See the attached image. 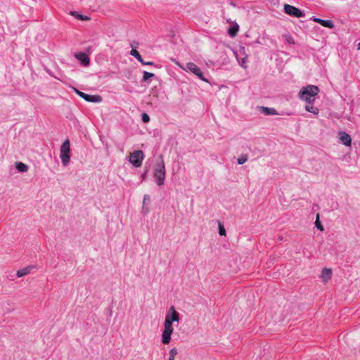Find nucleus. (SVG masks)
<instances>
[{"mask_svg": "<svg viewBox=\"0 0 360 360\" xmlns=\"http://www.w3.org/2000/svg\"><path fill=\"white\" fill-rule=\"evenodd\" d=\"M148 199H149V196L148 195H145L143 197V203L145 202V201L146 200H148Z\"/></svg>", "mask_w": 360, "mask_h": 360, "instance_id": "c756f323", "label": "nucleus"}, {"mask_svg": "<svg viewBox=\"0 0 360 360\" xmlns=\"http://www.w3.org/2000/svg\"><path fill=\"white\" fill-rule=\"evenodd\" d=\"M74 90H75V93H76L78 96H79L81 98H83L84 94V92L79 91L78 89H75V88H74Z\"/></svg>", "mask_w": 360, "mask_h": 360, "instance_id": "c85d7f7f", "label": "nucleus"}, {"mask_svg": "<svg viewBox=\"0 0 360 360\" xmlns=\"http://www.w3.org/2000/svg\"><path fill=\"white\" fill-rule=\"evenodd\" d=\"M306 102L307 103V104L305 106V110L307 112H311L314 115H318L319 112V110L316 107L313 106V105H312L313 100H311L310 101H306Z\"/></svg>", "mask_w": 360, "mask_h": 360, "instance_id": "2eb2a0df", "label": "nucleus"}, {"mask_svg": "<svg viewBox=\"0 0 360 360\" xmlns=\"http://www.w3.org/2000/svg\"><path fill=\"white\" fill-rule=\"evenodd\" d=\"M315 224H316V228L319 230H320L321 231H323L324 229H323V226H322V224H321V222L319 221V214H317V216H316V220L315 221Z\"/></svg>", "mask_w": 360, "mask_h": 360, "instance_id": "4be33fe9", "label": "nucleus"}, {"mask_svg": "<svg viewBox=\"0 0 360 360\" xmlns=\"http://www.w3.org/2000/svg\"><path fill=\"white\" fill-rule=\"evenodd\" d=\"M358 49H360V43L358 44Z\"/></svg>", "mask_w": 360, "mask_h": 360, "instance_id": "7c9ffc66", "label": "nucleus"}, {"mask_svg": "<svg viewBox=\"0 0 360 360\" xmlns=\"http://www.w3.org/2000/svg\"><path fill=\"white\" fill-rule=\"evenodd\" d=\"M143 160V153L142 150H135L129 156V162L136 167H141Z\"/></svg>", "mask_w": 360, "mask_h": 360, "instance_id": "0eeeda50", "label": "nucleus"}, {"mask_svg": "<svg viewBox=\"0 0 360 360\" xmlns=\"http://www.w3.org/2000/svg\"><path fill=\"white\" fill-rule=\"evenodd\" d=\"M338 137L340 142L346 146H351L352 139L351 136L345 131H340L338 134Z\"/></svg>", "mask_w": 360, "mask_h": 360, "instance_id": "1a4fd4ad", "label": "nucleus"}, {"mask_svg": "<svg viewBox=\"0 0 360 360\" xmlns=\"http://www.w3.org/2000/svg\"><path fill=\"white\" fill-rule=\"evenodd\" d=\"M248 160V158L246 156L240 157L238 158L237 162L238 165H243Z\"/></svg>", "mask_w": 360, "mask_h": 360, "instance_id": "bb28decb", "label": "nucleus"}, {"mask_svg": "<svg viewBox=\"0 0 360 360\" xmlns=\"http://www.w3.org/2000/svg\"><path fill=\"white\" fill-rule=\"evenodd\" d=\"M160 162L155 164L154 167L153 176L156 179L158 185L161 186L164 184L165 179V167L162 158H160Z\"/></svg>", "mask_w": 360, "mask_h": 360, "instance_id": "f03ea898", "label": "nucleus"}, {"mask_svg": "<svg viewBox=\"0 0 360 360\" xmlns=\"http://www.w3.org/2000/svg\"><path fill=\"white\" fill-rule=\"evenodd\" d=\"M180 319L179 313L175 309L174 307L172 306L169 307L164 323L172 324L174 322H179Z\"/></svg>", "mask_w": 360, "mask_h": 360, "instance_id": "39448f33", "label": "nucleus"}, {"mask_svg": "<svg viewBox=\"0 0 360 360\" xmlns=\"http://www.w3.org/2000/svg\"><path fill=\"white\" fill-rule=\"evenodd\" d=\"M285 40L289 44H295L294 39H293V37L291 35H285Z\"/></svg>", "mask_w": 360, "mask_h": 360, "instance_id": "a878e982", "label": "nucleus"}, {"mask_svg": "<svg viewBox=\"0 0 360 360\" xmlns=\"http://www.w3.org/2000/svg\"><path fill=\"white\" fill-rule=\"evenodd\" d=\"M219 233L220 236H226L225 228L221 222H219Z\"/></svg>", "mask_w": 360, "mask_h": 360, "instance_id": "5701e85b", "label": "nucleus"}, {"mask_svg": "<svg viewBox=\"0 0 360 360\" xmlns=\"http://www.w3.org/2000/svg\"><path fill=\"white\" fill-rule=\"evenodd\" d=\"M82 98L91 103H100L102 101V97L99 95H89L85 93Z\"/></svg>", "mask_w": 360, "mask_h": 360, "instance_id": "f8f14e48", "label": "nucleus"}, {"mask_svg": "<svg viewBox=\"0 0 360 360\" xmlns=\"http://www.w3.org/2000/svg\"><path fill=\"white\" fill-rule=\"evenodd\" d=\"M177 354H178V350L176 348L174 347V348L171 349L169 352L168 360H174V359Z\"/></svg>", "mask_w": 360, "mask_h": 360, "instance_id": "aec40b11", "label": "nucleus"}, {"mask_svg": "<svg viewBox=\"0 0 360 360\" xmlns=\"http://www.w3.org/2000/svg\"><path fill=\"white\" fill-rule=\"evenodd\" d=\"M332 276V271L330 269L324 268L321 274V278L323 283H327Z\"/></svg>", "mask_w": 360, "mask_h": 360, "instance_id": "ddd939ff", "label": "nucleus"}, {"mask_svg": "<svg viewBox=\"0 0 360 360\" xmlns=\"http://www.w3.org/2000/svg\"><path fill=\"white\" fill-rule=\"evenodd\" d=\"M262 110L266 115H276V111L274 108H269L267 107H262Z\"/></svg>", "mask_w": 360, "mask_h": 360, "instance_id": "6ab92c4d", "label": "nucleus"}, {"mask_svg": "<svg viewBox=\"0 0 360 360\" xmlns=\"http://www.w3.org/2000/svg\"><path fill=\"white\" fill-rule=\"evenodd\" d=\"M142 121L145 123H147L150 121V117L148 114L143 113L142 115Z\"/></svg>", "mask_w": 360, "mask_h": 360, "instance_id": "cd10ccee", "label": "nucleus"}, {"mask_svg": "<svg viewBox=\"0 0 360 360\" xmlns=\"http://www.w3.org/2000/svg\"><path fill=\"white\" fill-rule=\"evenodd\" d=\"M84 66H88L90 63L89 56L84 53H78L75 55Z\"/></svg>", "mask_w": 360, "mask_h": 360, "instance_id": "9d476101", "label": "nucleus"}, {"mask_svg": "<svg viewBox=\"0 0 360 360\" xmlns=\"http://www.w3.org/2000/svg\"><path fill=\"white\" fill-rule=\"evenodd\" d=\"M71 14L72 15H75L77 17V18L79 19V20H89V18L87 17V16H83L82 15H79V14H75V13L72 12Z\"/></svg>", "mask_w": 360, "mask_h": 360, "instance_id": "393cba45", "label": "nucleus"}, {"mask_svg": "<svg viewBox=\"0 0 360 360\" xmlns=\"http://www.w3.org/2000/svg\"><path fill=\"white\" fill-rule=\"evenodd\" d=\"M15 167L19 172H26L28 171V166L22 162H17Z\"/></svg>", "mask_w": 360, "mask_h": 360, "instance_id": "a211bd4d", "label": "nucleus"}, {"mask_svg": "<svg viewBox=\"0 0 360 360\" xmlns=\"http://www.w3.org/2000/svg\"><path fill=\"white\" fill-rule=\"evenodd\" d=\"M313 20L316 22L319 23L320 25H321L322 26H323L325 27H328V28H330V29L334 27V24L331 20H322L320 18H314Z\"/></svg>", "mask_w": 360, "mask_h": 360, "instance_id": "4468645a", "label": "nucleus"}, {"mask_svg": "<svg viewBox=\"0 0 360 360\" xmlns=\"http://www.w3.org/2000/svg\"><path fill=\"white\" fill-rule=\"evenodd\" d=\"M176 63L178 66H179L184 70L190 71L193 74L196 75L198 78H200L201 80L207 82V79H205L203 77V74H202V71L194 63H192V62L188 63L186 64V68L177 62Z\"/></svg>", "mask_w": 360, "mask_h": 360, "instance_id": "7ed1b4c3", "label": "nucleus"}, {"mask_svg": "<svg viewBox=\"0 0 360 360\" xmlns=\"http://www.w3.org/2000/svg\"><path fill=\"white\" fill-rule=\"evenodd\" d=\"M130 54L132 56H134V58H136L143 65H153V62H145L143 60V57H141V56L140 55V53H139V51L136 49H131V51L130 52Z\"/></svg>", "mask_w": 360, "mask_h": 360, "instance_id": "9b49d317", "label": "nucleus"}, {"mask_svg": "<svg viewBox=\"0 0 360 360\" xmlns=\"http://www.w3.org/2000/svg\"><path fill=\"white\" fill-rule=\"evenodd\" d=\"M319 93V89L317 86L314 85H308L302 88L300 91L299 96L300 98L305 101H310L311 100L314 101V97L316 96Z\"/></svg>", "mask_w": 360, "mask_h": 360, "instance_id": "f257e3e1", "label": "nucleus"}, {"mask_svg": "<svg viewBox=\"0 0 360 360\" xmlns=\"http://www.w3.org/2000/svg\"><path fill=\"white\" fill-rule=\"evenodd\" d=\"M70 141L66 139L60 146V159L64 166H66L70 162Z\"/></svg>", "mask_w": 360, "mask_h": 360, "instance_id": "20e7f679", "label": "nucleus"}, {"mask_svg": "<svg viewBox=\"0 0 360 360\" xmlns=\"http://www.w3.org/2000/svg\"><path fill=\"white\" fill-rule=\"evenodd\" d=\"M31 269H32V266H27L25 268H23V269H19L17 273H16V275L18 278H21V277H23L25 276H27L28 275L30 271H31Z\"/></svg>", "mask_w": 360, "mask_h": 360, "instance_id": "dca6fc26", "label": "nucleus"}, {"mask_svg": "<svg viewBox=\"0 0 360 360\" xmlns=\"http://www.w3.org/2000/svg\"><path fill=\"white\" fill-rule=\"evenodd\" d=\"M236 57L237 58L238 61L240 63V66L243 67V68H247L246 63H247V58H248L247 56H245L241 58H239L238 55L236 54Z\"/></svg>", "mask_w": 360, "mask_h": 360, "instance_id": "412c9836", "label": "nucleus"}, {"mask_svg": "<svg viewBox=\"0 0 360 360\" xmlns=\"http://www.w3.org/2000/svg\"><path fill=\"white\" fill-rule=\"evenodd\" d=\"M174 331L172 324L164 323V328L162 333V343L168 345L171 341V335Z\"/></svg>", "mask_w": 360, "mask_h": 360, "instance_id": "423d86ee", "label": "nucleus"}, {"mask_svg": "<svg viewBox=\"0 0 360 360\" xmlns=\"http://www.w3.org/2000/svg\"><path fill=\"white\" fill-rule=\"evenodd\" d=\"M153 77H154V74L153 73H150V72H143V81L146 82L149 78H151Z\"/></svg>", "mask_w": 360, "mask_h": 360, "instance_id": "b1692460", "label": "nucleus"}, {"mask_svg": "<svg viewBox=\"0 0 360 360\" xmlns=\"http://www.w3.org/2000/svg\"><path fill=\"white\" fill-rule=\"evenodd\" d=\"M284 11L285 12L288 14L289 15H292L296 18H300L304 15L302 11L298 9L297 8L291 6L290 4H285L284 5Z\"/></svg>", "mask_w": 360, "mask_h": 360, "instance_id": "6e6552de", "label": "nucleus"}, {"mask_svg": "<svg viewBox=\"0 0 360 360\" xmlns=\"http://www.w3.org/2000/svg\"><path fill=\"white\" fill-rule=\"evenodd\" d=\"M238 30H239L238 25L235 24L234 25H233L232 27L229 28L228 33L231 37H234L236 36L237 33L238 32Z\"/></svg>", "mask_w": 360, "mask_h": 360, "instance_id": "f3484780", "label": "nucleus"}]
</instances>
